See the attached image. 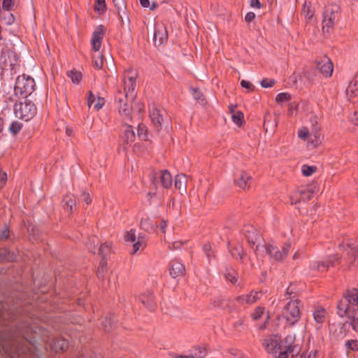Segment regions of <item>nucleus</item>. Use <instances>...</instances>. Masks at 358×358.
Masks as SVG:
<instances>
[{"mask_svg": "<svg viewBox=\"0 0 358 358\" xmlns=\"http://www.w3.org/2000/svg\"><path fill=\"white\" fill-rule=\"evenodd\" d=\"M291 99V95L287 92H282L277 95L275 101L278 103L288 101Z\"/></svg>", "mask_w": 358, "mask_h": 358, "instance_id": "nucleus-51", "label": "nucleus"}, {"mask_svg": "<svg viewBox=\"0 0 358 358\" xmlns=\"http://www.w3.org/2000/svg\"><path fill=\"white\" fill-rule=\"evenodd\" d=\"M153 182H158L164 188L169 189L172 186L173 180H153Z\"/></svg>", "mask_w": 358, "mask_h": 358, "instance_id": "nucleus-60", "label": "nucleus"}, {"mask_svg": "<svg viewBox=\"0 0 358 358\" xmlns=\"http://www.w3.org/2000/svg\"><path fill=\"white\" fill-rule=\"evenodd\" d=\"M326 310L324 308H320L313 313L315 321L318 324H322L325 319Z\"/></svg>", "mask_w": 358, "mask_h": 358, "instance_id": "nucleus-33", "label": "nucleus"}, {"mask_svg": "<svg viewBox=\"0 0 358 358\" xmlns=\"http://www.w3.org/2000/svg\"><path fill=\"white\" fill-rule=\"evenodd\" d=\"M322 134L320 133L316 132L315 134H310L307 142L308 144L313 145V147H317L322 143Z\"/></svg>", "mask_w": 358, "mask_h": 358, "instance_id": "nucleus-32", "label": "nucleus"}, {"mask_svg": "<svg viewBox=\"0 0 358 358\" xmlns=\"http://www.w3.org/2000/svg\"><path fill=\"white\" fill-rule=\"evenodd\" d=\"M124 238L127 242L134 243L136 241V231L131 229L127 231Z\"/></svg>", "mask_w": 358, "mask_h": 358, "instance_id": "nucleus-54", "label": "nucleus"}, {"mask_svg": "<svg viewBox=\"0 0 358 358\" xmlns=\"http://www.w3.org/2000/svg\"><path fill=\"white\" fill-rule=\"evenodd\" d=\"M67 76L73 83L78 84L82 79V73L76 70H71L67 73Z\"/></svg>", "mask_w": 358, "mask_h": 358, "instance_id": "nucleus-36", "label": "nucleus"}, {"mask_svg": "<svg viewBox=\"0 0 358 358\" xmlns=\"http://www.w3.org/2000/svg\"><path fill=\"white\" fill-rule=\"evenodd\" d=\"M232 121L238 126H241L243 123V113L241 111H237L231 115Z\"/></svg>", "mask_w": 358, "mask_h": 358, "instance_id": "nucleus-46", "label": "nucleus"}, {"mask_svg": "<svg viewBox=\"0 0 358 358\" xmlns=\"http://www.w3.org/2000/svg\"><path fill=\"white\" fill-rule=\"evenodd\" d=\"M345 347L347 350L358 352V341L357 340H348L345 341Z\"/></svg>", "mask_w": 358, "mask_h": 358, "instance_id": "nucleus-43", "label": "nucleus"}, {"mask_svg": "<svg viewBox=\"0 0 358 358\" xmlns=\"http://www.w3.org/2000/svg\"><path fill=\"white\" fill-rule=\"evenodd\" d=\"M255 17V14L252 12H249L246 14L245 20L248 22H252Z\"/></svg>", "mask_w": 358, "mask_h": 358, "instance_id": "nucleus-64", "label": "nucleus"}, {"mask_svg": "<svg viewBox=\"0 0 358 358\" xmlns=\"http://www.w3.org/2000/svg\"><path fill=\"white\" fill-rule=\"evenodd\" d=\"M149 177L150 179H172L171 174L166 169L159 171L153 169L150 171Z\"/></svg>", "mask_w": 358, "mask_h": 358, "instance_id": "nucleus-27", "label": "nucleus"}, {"mask_svg": "<svg viewBox=\"0 0 358 358\" xmlns=\"http://www.w3.org/2000/svg\"><path fill=\"white\" fill-rule=\"evenodd\" d=\"M357 92H358V77H355L346 90L347 96L350 99L356 96Z\"/></svg>", "mask_w": 358, "mask_h": 358, "instance_id": "nucleus-29", "label": "nucleus"}, {"mask_svg": "<svg viewBox=\"0 0 358 358\" xmlns=\"http://www.w3.org/2000/svg\"><path fill=\"white\" fill-rule=\"evenodd\" d=\"M22 123H20L17 121H14L10 124L9 131H10L11 134L15 135V134H17V133H19L20 131V130L22 129Z\"/></svg>", "mask_w": 358, "mask_h": 358, "instance_id": "nucleus-44", "label": "nucleus"}, {"mask_svg": "<svg viewBox=\"0 0 358 358\" xmlns=\"http://www.w3.org/2000/svg\"><path fill=\"white\" fill-rule=\"evenodd\" d=\"M310 131H309L307 127H302L299 130L298 136L299 138L308 141V139L310 135Z\"/></svg>", "mask_w": 358, "mask_h": 358, "instance_id": "nucleus-49", "label": "nucleus"}, {"mask_svg": "<svg viewBox=\"0 0 358 358\" xmlns=\"http://www.w3.org/2000/svg\"><path fill=\"white\" fill-rule=\"evenodd\" d=\"M37 108L34 102L29 99H24L16 102L14 105V113L16 117L29 121L31 120L36 114Z\"/></svg>", "mask_w": 358, "mask_h": 358, "instance_id": "nucleus-2", "label": "nucleus"}, {"mask_svg": "<svg viewBox=\"0 0 358 358\" xmlns=\"http://www.w3.org/2000/svg\"><path fill=\"white\" fill-rule=\"evenodd\" d=\"M145 241H143V237L139 236L138 237V241L133 244V250L131 252V254L134 255L136 253L140 250V248H145Z\"/></svg>", "mask_w": 358, "mask_h": 358, "instance_id": "nucleus-39", "label": "nucleus"}, {"mask_svg": "<svg viewBox=\"0 0 358 358\" xmlns=\"http://www.w3.org/2000/svg\"><path fill=\"white\" fill-rule=\"evenodd\" d=\"M64 208L69 213H72L73 208L76 207V201L75 198L72 196L66 194L62 199Z\"/></svg>", "mask_w": 358, "mask_h": 358, "instance_id": "nucleus-26", "label": "nucleus"}, {"mask_svg": "<svg viewBox=\"0 0 358 358\" xmlns=\"http://www.w3.org/2000/svg\"><path fill=\"white\" fill-rule=\"evenodd\" d=\"M294 334H288L281 341L278 338L279 355L278 358H289V355H292V357H293L294 352L297 350V346L294 345Z\"/></svg>", "mask_w": 358, "mask_h": 358, "instance_id": "nucleus-7", "label": "nucleus"}, {"mask_svg": "<svg viewBox=\"0 0 358 358\" xmlns=\"http://www.w3.org/2000/svg\"><path fill=\"white\" fill-rule=\"evenodd\" d=\"M170 275L173 278L183 277L185 275V267L183 264L177 259L171 260L169 264Z\"/></svg>", "mask_w": 358, "mask_h": 358, "instance_id": "nucleus-11", "label": "nucleus"}, {"mask_svg": "<svg viewBox=\"0 0 358 358\" xmlns=\"http://www.w3.org/2000/svg\"><path fill=\"white\" fill-rule=\"evenodd\" d=\"M264 313V308L262 306H258L255 308L253 313L251 314V317L255 321H257L262 317Z\"/></svg>", "mask_w": 358, "mask_h": 358, "instance_id": "nucleus-45", "label": "nucleus"}, {"mask_svg": "<svg viewBox=\"0 0 358 358\" xmlns=\"http://www.w3.org/2000/svg\"><path fill=\"white\" fill-rule=\"evenodd\" d=\"M120 1L121 2L119 4L117 3H115V6L117 7L118 15L120 17H122V13L125 14L126 5L123 0ZM114 2H115V0H114Z\"/></svg>", "mask_w": 358, "mask_h": 358, "instance_id": "nucleus-55", "label": "nucleus"}, {"mask_svg": "<svg viewBox=\"0 0 358 358\" xmlns=\"http://www.w3.org/2000/svg\"><path fill=\"white\" fill-rule=\"evenodd\" d=\"M106 270H107V259L101 258V259L99 262V265L97 268L96 275H97L98 278H103Z\"/></svg>", "mask_w": 358, "mask_h": 358, "instance_id": "nucleus-34", "label": "nucleus"}, {"mask_svg": "<svg viewBox=\"0 0 358 358\" xmlns=\"http://www.w3.org/2000/svg\"><path fill=\"white\" fill-rule=\"evenodd\" d=\"M275 83L273 80L264 79L261 81V85L264 88H268L272 87Z\"/></svg>", "mask_w": 358, "mask_h": 358, "instance_id": "nucleus-59", "label": "nucleus"}, {"mask_svg": "<svg viewBox=\"0 0 358 358\" xmlns=\"http://www.w3.org/2000/svg\"><path fill=\"white\" fill-rule=\"evenodd\" d=\"M10 238L9 227L6 224L0 231V242L8 240Z\"/></svg>", "mask_w": 358, "mask_h": 358, "instance_id": "nucleus-50", "label": "nucleus"}, {"mask_svg": "<svg viewBox=\"0 0 358 358\" xmlns=\"http://www.w3.org/2000/svg\"><path fill=\"white\" fill-rule=\"evenodd\" d=\"M111 250V243L108 242H105L101 244L100 247L96 250V254L101 255L102 258L107 259V256L110 253Z\"/></svg>", "mask_w": 358, "mask_h": 358, "instance_id": "nucleus-31", "label": "nucleus"}, {"mask_svg": "<svg viewBox=\"0 0 358 358\" xmlns=\"http://www.w3.org/2000/svg\"><path fill=\"white\" fill-rule=\"evenodd\" d=\"M291 246L292 244L290 242H286L281 250L271 243H264L262 248H264L265 252L268 255L270 259L277 262H281L287 256Z\"/></svg>", "mask_w": 358, "mask_h": 358, "instance_id": "nucleus-6", "label": "nucleus"}, {"mask_svg": "<svg viewBox=\"0 0 358 358\" xmlns=\"http://www.w3.org/2000/svg\"><path fill=\"white\" fill-rule=\"evenodd\" d=\"M17 255L6 247L0 248V263L17 261Z\"/></svg>", "mask_w": 358, "mask_h": 358, "instance_id": "nucleus-22", "label": "nucleus"}, {"mask_svg": "<svg viewBox=\"0 0 358 358\" xmlns=\"http://www.w3.org/2000/svg\"><path fill=\"white\" fill-rule=\"evenodd\" d=\"M98 243L99 242L96 238L92 237L87 243V249L94 254H96L97 249L96 248V244L98 245Z\"/></svg>", "mask_w": 358, "mask_h": 358, "instance_id": "nucleus-48", "label": "nucleus"}, {"mask_svg": "<svg viewBox=\"0 0 358 358\" xmlns=\"http://www.w3.org/2000/svg\"><path fill=\"white\" fill-rule=\"evenodd\" d=\"M228 249L229 252L231 253V255L240 261L241 262H243L244 256L245 255V252L243 247L240 245H236L234 247H230L229 243H228Z\"/></svg>", "mask_w": 358, "mask_h": 358, "instance_id": "nucleus-24", "label": "nucleus"}, {"mask_svg": "<svg viewBox=\"0 0 358 358\" xmlns=\"http://www.w3.org/2000/svg\"><path fill=\"white\" fill-rule=\"evenodd\" d=\"M192 94L194 99L197 101L200 104L204 105L206 103L205 99L203 94L196 88L192 90Z\"/></svg>", "mask_w": 358, "mask_h": 358, "instance_id": "nucleus-41", "label": "nucleus"}, {"mask_svg": "<svg viewBox=\"0 0 358 358\" xmlns=\"http://www.w3.org/2000/svg\"><path fill=\"white\" fill-rule=\"evenodd\" d=\"M168 39V31L162 24H157L154 31V43L155 45H161Z\"/></svg>", "mask_w": 358, "mask_h": 358, "instance_id": "nucleus-12", "label": "nucleus"}, {"mask_svg": "<svg viewBox=\"0 0 358 358\" xmlns=\"http://www.w3.org/2000/svg\"><path fill=\"white\" fill-rule=\"evenodd\" d=\"M157 227L150 217L142 218L140 222L141 229L149 233L153 232Z\"/></svg>", "mask_w": 358, "mask_h": 358, "instance_id": "nucleus-28", "label": "nucleus"}, {"mask_svg": "<svg viewBox=\"0 0 358 358\" xmlns=\"http://www.w3.org/2000/svg\"><path fill=\"white\" fill-rule=\"evenodd\" d=\"M14 5L13 0H3L2 8L4 10H10Z\"/></svg>", "mask_w": 358, "mask_h": 358, "instance_id": "nucleus-57", "label": "nucleus"}, {"mask_svg": "<svg viewBox=\"0 0 358 358\" xmlns=\"http://www.w3.org/2000/svg\"><path fill=\"white\" fill-rule=\"evenodd\" d=\"M241 85L244 87V88H246L249 90H253V88H254V86L252 85V84L248 81V80H243L241 82Z\"/></svg>", "mask_w": 358, "mask_h": 358, "instance_id": "nucleus-62", "label": "nucleus"}, {"mask_svg": "<svg viewBox=\"0 0 358 358\" xmlns=\"http://www.w3.org/2000/svg\"><path fill=\"white\" fill-rule=\"evenodd\" d=\"M1 61L3 63L4 68L10 67V69H13L14 66L17 64V57L15 52L13 51H7L1 54Z\"/></svg>", "mask_w": 358, "mask_h": 358, "instance_id": "nucleus-18", "label": "nucleus"}, {"mask_svg": "<svg viewBox=\"0 0 358 358\" xmlns=\"http://www.w3.org/2000/svg\"><path fill=\"white\" fill-rule=\"evenodd\" d=\"M349 250H348V255L349 257V261L352 264L357 257H358V248L357 246H352L350 245Z\"/></svg>", "mask_w": 358, "mask_h": 358, "instance_id": "nucleus-38", "label": "nucleus"}, {"mask_svg": "<svg viewBox=\"0 0 358 358\" xmlns=\"http://www.w3.org/2000/svg\"><path fill=\"white\" fill-rule=\"evenodd\" d=\"M339 10V6L336 3H329L325 6L322 20V31L324 33L328 34L331 31L338 17Z\"/></svg>", "mask_w": 358, "mask_h": 358, "instance_id": "nucleus-4", "label": "nucleus"}, {"mask_svg": "<svg viewBox=\"0 0 358 358\" xmlns=\"http://www.w3.org/2000/svg\"><path fill=\"white\" fill-rule=\"evenodd\" d=\"M175 188L179 190L181 194L186 193L187 187V180H174Z\"/></svg>", "mask_w": 358, "mask_h": 358, "instance_id": "nucleus-40", "label": "nucleus"}, {"mask_svg": "<svg viewBox=\"0 0 358 358\" xmlns=\"http://www.w3.org/2000/svg\"><path fill=\"white\" fill-rule=\"evenodd\" d=\"M299 303V300L290 301L286 304L283 309L282 317L291 326L297 323L301 318Z\"/></svg>", "mask_w": 358, "mask_h": 358, "instance_id": "nucleus-8", "label": "nucleus"}, {"mask_svg": "<svg viewBox=\"0 0 358 358\" xmlns=\"http://www.w3.org/2000/svg\"><path fill=\"white\" fill-rule=\"evenodd\" d=\"M319 191V187L316 180H312L311 182L306 186L301 185L295 192L294 196L291 198V203L296 204L301 201L306 202L309 201L312 195Z\"/></svg>", "mask_w": 358, "mask_h": 358, "instance_id": "nucleus-5", "label": "nucleus"}, {"mask_svg": "<svg viewBox=\"0 0 358 358\" xmlns=\"http://www.w3.org/2000/svg\"><path fill=\"white\" fill-rule=\"evenodd\" d=\"M203 250L205 252L208 260H210L211 258L215 257L213 252L212 251L211 245L209 243L203 245Z\"/></svg>", "mask_w": 358, "mask_h": 358, "instance_id": "nucleus-53", "label": "nucleus"}, {"mask_svg": "<svg viewBox=\"0 0 358 358\" xmlns=\"http://www.w3.org/2000/svg\"><path fill=\"white\" fill-rule=\"evenodd\" d=\"M103 64L102 55L99 52L96 55H93V66L94 68L101 69Z\"/></svg>", "mask_w": 358, "mask_h": 358, "instance_id": "nucleus-47", "label": "nucleus"}, {"mask_svg": "<svg viewBox=\"0 0 358 358\" xmlns=\"http://www.w3.org/2000/svg\"><path fill=\"white\" fill-rule=\"evenodd\" d=\"M345 317H348L350 320L347 323H349L352 329L358 333V310L350 312L346 314Z\"/></svg>", "mask_w": 358, "mask_h": 358, "instance_id": "nucleus-30", "label": "nucleus"}, {"mask_svg": "<svg viewBox=\"0 0 358 358\" xmlns=\"http://www.w3.org/2000/svg\"><path fill=\"white\" fill-rule=\"evenodd\" d=\"M128 98H129V96H126L125 95L122 94L120 92L117 99L118 102L119 113L122 116L129 119L131 117V107L127 102Z\"/></svg>", "mask_w": 358, "mask_h": 358, "instance_id": "nucleus-13", "label": "nucleus"}, {"mask_svg": "<svg viewBox=\"0 0 358 358\" xmlns=\"http://www.w3.org/2000/svg\"><path fill=\"white\" fill-rule=\"evenodd\" d=\"M102 26L98 27L94 31L91 40L92 45L95 52H98L101 46V41L103 38V29Z\"/></svg>", "mask_w": 358, "mask_h": 358, "instance_id": "nucleus-21", "label": "nucleus"}, {"mask_svg": "<svg viewBox=\"0 0 358 358\" xmlns=\"http://www.w3.org/2000/svg\"><path fill=\"white\" fill-rule=\"evenodd\" d=\"M252 293V303H255L257 300L259 299V294L262 295V292H254V291H252L251 292Z\"/></svg>", "mask_w": 358, "mask_h": 358, "instance_id": "nucleus-63", "label": "nucleus"}, {"mask_svg": "<svg viewBox=\"0 0 358 358\" xmlns=\"http://www.w3.org/2000/svg\"><path fill=\"white\" fill-rule=\"evenodd\" d=\"M36 83L34 79L28 75L19 76L15 81L14 87L15 94L27 97L35 90Z\"/></svg>", "mask_w": 358, "mask_h": 358, "instance_id": "nucleus-3", "label": "nucleus"}, {"mask_svg": "<svg viewBox=\"0 0 358 358\" xmlns=\"http://www.w3.org/2000/svg\"><path fill=\"white\" fill-rule=\"evenodd\" d=\"M138 300L148 310L152 311L155 309L157 303L153 296V293L150 291L141 294L138 296Z\"/></svg>", "mask_w": 358, "mask_h": 358, "instance_id": "nucleus-16", "label": "nucleus"}, {"mask_svg": "<svg viewBox=\"0 0 358 358\" xmlns=\"http://www.w3.org/2000/svg\"><path fill=\"white\" fill-rule=\"evenodd\" d=\"M198 352H195V355L197 358H205L206 356V350L205 348L197 347L196 349Z\"/></svg>", "mask_w": 358, "mask_h": 358, "instance_id": "nucleus-58", "label": "nucleus"}, {"mask_svg": "<svg viewBox=\"0 0 358 358\" xmlns=\"http://www.w3.org/2000/svg\"><path fill=\"white\" fill-rule=\"evenodd\" d=\"M235 186L238 187L241 189H245L249 187L248 180H233Z\"/></svg>", "mask_w": 358, "mask_h": 358, "instance_id": "nucleus-56", "label": "nucleus"}, {"mask_svg": "<svg viewBox=\"0 0 358 358\" xmlns=\"http://www.w3.org/2000/svg\"><path fill=\"white\" fill-rule=\"evenodd\" d=\"M213 306L216 308L225 309L228 306L227 301L224 298H215L213 301Z\"/></svg>", "mask_w": 358, "mask_h": 358, "instance_id": "nucleus-42", "label": "nucleus"}, {"mask_svg": "<svg viewBox=\"0 0 358 358\" xmlns=\"http://www.w3.org/2000/svg\"><path fill=\"white\" fill-rule=\"evenodd\" d=\"M50 348L56 353L65 351L69 348V341L63 338H55L50 343Z\"/></svg>", "mask_w": 358, "mask_h": 358, "instance_id": "nucleus-20", "label": "nucleus"}, {"mask_svg": "<svg viewBox=\"0 0 358 358\" xmlns=\"http://www.w3.org/2000/svg\"><path fill=\"white\" fill-rule=\"evenodd\" d=\"M341 257L338 255H334L327 257V259L321 262H315L313 264V269L326 271L330 266L334 267L340 264Z\"/></svg>", "mask_w": 358, "mask_h": 358, "instance_id": "nucleus-10", "label": "nucleus"}, {"mask_svg": "<svg viewBox=\"0 0 358 358\" xmlns=\"http://www.w3.org/2000/svg\"><path fill=\"white\" fill-rule=\"evenodd\" d=\"M242 231L245 238L250 245H254L257 243L255 251H259L262 247L259 243L262 240V236L257 233L256 229L253 226L248 225L245 226Z\"/></svg>", "mask_w": 358, "mask_h": 358, "instance_id": "nucleus-9", "label": "nucleus"}, {"mask_svg": "<svg viewBox=\"0 0 358 358\" xmlns=\"http://www.w3.org/2000/svg\"><path fill=\"white\" fill-rule=\"evenodd\" d=\"M164 114H165V111L161 110L154 106L150 108V116L156 128L162 127L165 120Z\"/></svg>", "mask_w": 358, "mask_h": 358, "instance_id": "nucleus-17", "label": "nucleus"}, {"mask_svg": "<svg viewBox=\"0 0 358 358\" xmlns=\"http://www.w3.org/2000/svg\"><path fill=\"white\" fill-rule=\"evenodd\" d=\"M96 100V96L92 94V92H88L87 97V105L90 108Z\"/></svg>", "mask_w": 358, "mask_h": 358, "instance_id": "nucleus-61", "label": "nucleus"}, {"mask_svg": "<svg viewBox=\"0 0 358 358\" xmlns=\"http://www.w3.org/2000/svg\"><path fill=\"white\" fill-rule=\"evenodd\" d=\"M262 345L268 353L275 354L278 350V336L273 334L263 340Z\"/></svg>", "mask_w": 358, "mask_h": 358, "instance_id": "nucleus-15", "label": "nucleus"}, {"mask_svg": "<svg viewBox=\"0 0 358 358\" xmlns=\"http://www.w3.org/2000/svg\"><path fill=\"white\" fill-rule=\"evenodd\" d=\"M316 68L327 77L331 76L334 69L332 62L330 59L326 56L321 57L320 59L317 62Z\"/></svg>", "mask_w": 358, "mask_h": 358, "instance_id": "nucleus-14", "label": "nucleus"}, {"mask_svg": "<svg viewBox=\"0 0 358 358\" xmlns=\"http://www.w3.org/2000/svg\"><path fill=\"white\" fill-rule=\"evenodd\" d=\"M123 134L122 139L127 143H132L135 141L136 136L135 133L131 126L125 124L122 129Z\"/></svg>", "mask_w": 358, "mask_h": 358, "instance_id": "nucleus-25", "label": "nucleus"}, {"mask_svg": "<svg viewBox=\"0 0 358 358\" xmlns=\"http://www.w3.org/2000/svg\"><path fill=\"white\" fill-rule=\"evenodd\" d=\"M136 87V74L131 75L127 79H124V94L126 96H129L130 99H134L136 96L134 90Z\"/></svg>", "mask_w": 358, "mask_h": 358, "instance_id": "nucleus-19", "label": "nucleus"}, {"mask_svg": "<svg viewBox=\"0 0 358 358\" xmlns=\"http://www.w3.org/2000/svg\"><path fill=\"white\" fill-rule=\"evenodd\" d=\"M317 166L304 164L301 166V173L305 177H310L317 171Z\"/></svg>", "mask_w": 358, "mask_h": 358, "instance_id": "nucleus-37", "label": "nucleus"}, {"mask_svg": "<svg viewBox=\"0 0 358 358\" xmlns=\"http://www.w3.org/2000/svg\"><path fill=\"white\" fill-rule=\"evenodd\" d=\"M251 292L245 295H240L236 298V301L241 305L243 304H252V299Z\"/></svg>", "mask_w": 358, "mask_h": 358, "instance_id": "nucleus-35", "label": "nucleus"}, {"mask_svg": "<svg viewBox=\"0 0 358 358\" xmlns=\"http://www.w3.org/2000/svg\"><path fill=\"white\" fill-rule=\"evenodd\" d=\"M117 317L114 313H108L103 318L101 324L106 332H110L115 326Z\"/></svg>", "mask_w": 358, "mask_h": 358, "instance_id": "nucleus-23", "label": "nucleus"}, {"mask_svg": "<svg viewBox=\"0 0 358 358\" xmlns=\"http://www.w3.org/2000/svg\"><path fill=\"white\" fill-rule=\"evenodd\" d=\"M94 10L99 13H103L106 10V1L96 0Z\"/></svg>", "mask_w": 358, "mask_h": 358, "instance_id": "nucleus-52", "label": "nucleus"}, {"mask_svg": "<svg viewBox=\"0 0 358 358\" xmlns=\"http://www.w3.org/2000/svg\"><path fill=\"white\" fill-rule=\"evenodd\" d=\"M358 289L348 290L337 304V314L341 317L350 312L358 310Z\"/></svg>", "mask_w": 358, "mask_h": 358, "instance_id": "nucleus-1", "label": "nucleus"}]
</instances>
